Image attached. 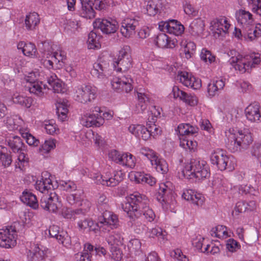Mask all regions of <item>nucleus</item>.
Wrapping results in <instances>:
<instances>
[{
	"mask_svg": "<svg viewBox=\"0 0 261 261\" xmlns=\"http://www.w3.org/2000/svg\"><path fill=\"white\" fill-rule=\"evenodd\" d=\"M4 122L9 130L17 129L19 126H21L23 123L22 119L16 115L7 117Z\"/></svg>",
	"mask_w": 261,
	"mask_h": 261,
	"instance_id": "nucleus-44",
	"label": "nucleus"
},
{
	"mask_svg": "<svg viewBox=\"0 0 261 261\" xmlns=\"http://www.w3.org/2000/svg\"><path fill=\"white\" fill-rule=\"evenodd\" d=\"M157 99L151 100V98L148 97V102H149V110L148 111V120L150 123H148V134L150 138L157 139L161 134V128L158 126L155 122L157 118L161 115V108L155 105V101Z\"/></svg>",
	"mask_w": 261,
	"mask_h": 261,
	"instance_id": "nucleus-8",
	"label": "nucleus"
},
{
	"mask_svg": "<svg viewBox=\"0 0 261 261\" xmlns=\"http://www.w3.org/2000/svg\"><path fill=\"white\" fill-rule=\"evenodd\" d=\"M138 24V21L136 19L126 18L121 23L120 32L124 37L130 38L135 34L136 29Z\"/></svg>",
	"mask_w": 261,
	"mask_h": 261,
	"instance_id": "nucleus-25",
	"label": "nucleus"
},
{
	"mask_svg": "<svg viewBox=\"0 0 261 261\" xmlns=\"http://www.w3.org/2000/svg\"><path fill=\"white\" fill-rule=\"evenodd\" d=\"M184 12L190 17H195L198 15V11L190 2L185 1L182 3Z\"/></svg>",
	"mask_w": 261,
	"mask_h": 261,
	"instance_id": "nucleus-61",
	"label": "nucleus"
},
{
	"mask_svg": "<svg viewBox=\"0 0 261 261\" xmlns=\"http://www.w3.org/2000/svg\"><path fill=\"white\" fill-rule=\"evenodd\" d=\"M43 126L46 132L49 135H54L59 132L57 125L51 121H45Z\"/></svg>",
	"mask_w": 261,
	"mask_h": 261,
	"instance_id": "nucleus-64",
	"label": "nucleus"
},
{
	"mask_svg": "<svg viewBox=\"0 0 261 261\" xmlns=\"http://www.w3.org/2000/svg\"><path fill=\"white\" fill-rule=\"evenodd\" d=\"M17 233L12 227H6L0 229V247L12 248L16 245Z\"/></svg>",
	"mask_w": 261,
	"mask_h": 261,
	"instance_id": "nucleus-14",
	"label": "nucleus"
},
{
	"mask_svg": "<svg viewBox=\"0 0 261 261\" xmlns=\"http://www.w3.org/2000/svg\"><path fill=\"white\" fill-rule=\"evenodd\" d=\"M83 199V192L81 190H77L74 193L68 195L66 197L67 202L70 205L80 203Z\"/></svg>",
	"mask_w": 261,
	"mask_h": 261,
	"instance_id": "nucleus-57",
	"label": "nucleus"
},
{
	"mask_svg": "<svg viewBox=\"0 0 261 261\" xmlns=\"http://www.w3.org/2000/svg\"><path fill=\"white\" fill-rule=\"evenodd\" d=\"M148 160L150 161L151 168L156 171L163 174L167 173L168 171L167 163L152 149H148Z\"/></svg>",
	"mask_w": 261,
	"mask_h": 261,
	"instance_id": "nucleus-19",
	"label": "nucleus"
},
{
	"mask_svg": "<svg viewBox=\"0 0 261 261\" xmlns=\"http://www.w3.org/2000/svg\"><path fill=\"white\" fill-rule=\"evenodd\" d=\"M177 80L184 86L194 90L199 89L202 86L201 81L200 79L195 76L191 73L185 71L178 72Z\"/></svg>",
	"mask_w": 261,
	"mask_h": 261,
	"instance_id": "nucleus-18",
	"label": "nucleus"
},
{
	"mask_svg": "<svg viewBox=\"0 0 261 261\" xmlns=\"http://www.w3.org/2000/svg\"><path fill=\"white\" fill-rule=\"evenodd\" d=\"M118 219L117 216L111 212L106 211L102 217L99 218L97 224L98 228L103 232H108L111 229L117 227Z\"/></svg>",
	"mask_w": 261,
	"mask_h": 261,
	"instance_id": "nucleus-17",
	"label": "nucleus"
},
{
	"mask_svg": "<svg viewBox=\"0 0 261 261\" xmlns=\"http://www.w3.org/2000/svg\"><path fill=\"white\" fill-rule=\"evenodd\" d=\"M97 88L91 84H78L73 88L74 96L76 100L83 103L90 102L97 96Z\"/></svg>",
	"mask_w": 261,
	"mask_h": 261,
	"instance_id": "nucleus-9",
	"label": "nucleus"
},
{
	"mask_svg": "<svg viewBox=\"0 0 261 261\" xmlns=\"http://www.w3.org/2000/svg\"><path fill=\"white\" fill-rule=\"evenodd\" d=\"M204 21L201 18H196L193 20L189 26V32L195 37H202L204 31Z\"/></svg>",
	"mask_w": 261,
	"mask_h": 261,
	"instance_id": "nucleus-33",
	"label": "nucleus"
},
{
	"mask_svg": "<svg viewBox=\"0 0 261 261\" xmlns=\"http://www.w3.org/2000/svg\"><path fill=\"white\" fill-rule=\"evenodd\" d=\"M149 237L151 238L156 237L158 241L161 242H165L167 240V232L158 226L152 228L150 230Z\"/></svg>",
	"mask_w": 261,
	"mask_h": 261,
	"instance_id": "nucleus-49",
	"label": "nucleus"
},
{
	"mask_svg": "<svg viewBox=\"0 0 261 261\" xmlns=\"http://www.w3.org/2000/svg\"><path fill=\"white\" fill-rule=\"evenodd\" d=\"M108 67V64H105L104 65L100 63H95L93 65V68L91 70V73L92 75L97 78L101 81H106L107 79V74L106 71Z\"/></svg>",
	"mask_w": 261,
	"mask_h": 261,
	"instance_id": "nucleus-36",
	"label": "nucleus"
},
{
	"mask_svg": "<svg viewBox=\"0 0 261 261\" xmlns=\"http://www.w3.org/2000/svg\"><path fill=\"white\" fill-rule=\"evenodd\" d=\"M222 247L219 241L212 242L203 248V253H211L212 255L218 254Z\"/></svg>",
	"mask_w": 261,
	"mask_h": 261,
	"instance_id": "nucleus-52",
	"label": "nucleus"
},
{
	"mask_svg": "<svg viewBox=\"0 0 261 261\" xmlns=\"http://www.w3.org/2000/svg\"><path fill=\"white\" fill-rule=\"evenodd\" d=\"M146 198L145 195L139 192H134L125 197V201L122 204V208L132 219L139 218L145 215L146 204L143 201Z\"/></svg>",
	"mask_w": 261,
	"mask_h": 261,
	"instance_id": "nucleus-5",
	"label": "nucleus"
},
{
	"mask_svg": "<svg viewBox=\"0 0 261 261\" xmlns=\"http://www.w3.org/2000/svg\"><path fill=\"white\" fill-rule=\"evenodd\" d=\"M17 47L21 50L23 54L30 58L37 57V49L34 43L30 42L20 41L18 43Z\"/></svg>",
	"mask_w": 261,
	"mask_h": 261,
	"instance_id": "nucleus-31",
	"label": "nucleus"
},
{
	"mask_svg": "<svg viewBox=\"0 0 261 261\" xmlns=\"http://www.w3.org/2000/svg\"><path fill=\"white\" fill-rule=\"evenodd\" d=\"M50 177V175L47 172H43L40 179H38L35 183V189L42 193H46L54 188Z\"/></svg>",
	"mask_w": 261,
	"mask_h": 261,
	"instance_id": "nucleus-26",
	"label": "nucleus"
},
{
	"mask_svg": "<svg viewBox=\"0 0 261 261\" xmlns=\"http://www.w3.org/2000/svg\"><path fill=\"white\" fill-rule=\"evenodd\" d=\"M88 176L93 179L97 185L114 187L123 179L124 174L121 170H118L114 172L113 176L110 172H106L102 175L98 173H91Z\"/></svg>",
	"mask_w": 261,
	"mask_h": 261,
	"instance_id": "nucleus-10",
	"label": "nucleus"
},
{
	"mask_svg": "<svg viewBox=\"0 0 261 261\" xmlns=\"http://www.w3.org/2000/svg\"><path fill=\"white\" fill-rule=\"evenodd\" d=\"M100 36L91 31L88 35L87 40L88 47L89 49H99L100 47Z\"/></svg>",
	"mask_w": 261,
	"mask_h": 261,
	"instance_id": "nucleus-47",
	"label": "nucleus"
},
{
	"mask_svg": "<svg viewBox=\"0 0 261 261\" xmlns=\"http://www.w3.org/2000/svg\"><path fill=\"white\" fill-rule=\"evenodd\" d=\"M48 250L39 244H34L28 252L29 261H42L47 256Z\"/></svg>",
	"mask_w": 261,
	"mask_h": 261,
	"instance_id": "nucleus-23",
	"label": "nucleus"
},
{
	"mask_svg": "<svg viewBox=\"0 0 261 261\" xmlns=\"http://www.w3.org/2000/svg\"><path fill=\"white\" fill-rule=\"evenodd\" d=\"M84 136L87 139L84 140L86 145H88L92 143L91 139H93L94 145L97 148H100L104 145V140L102 137L93 131L90 130L86 132Z\"/></svg>",
	"mask_w": 261,
	"mask_h": 261,
	"instance_id": "nucleus-38",
	"label": "nucleus"
},
{
	"mask_svg": "<svg viewBox=\"0 0 261 261\" xmlns=\"http://www.w3.org/2000/svg\"><path fill=\"white\" fill-rule=\"evenodd\" d=\"M244 114L250 123H261V107L259 103L255 102L250 103L245 108Z\"/></svg>",
	"mask_w": 261,
	"mask_h": 261,
	"instance_id": "nucleus-21",
	"label": "nucleus"
},
{
	"mask_svg": "<svg viewBox=\"0 0 261 261\" xmlns=\"http://www.w3.org/2000/svg\"><path fill=\"white\" fill-rule=\"evenodd\" d=\"M226 248L228 252L234 253L241 248V245L233 239H229L226 241Z\"/></svg>",
	"mask_w": 261,
	"mask_h": 261,
	"instance_id": "nucleus-63",
	"label": "nucleus"
},
{
	"mask_svg": "<svg viewBox=\"0 0 261 261\" xmlns=\"http://www.w3.org/2000/svg\"><path fill=\"white\" fill-rule=\"evenodd\" d=\"M156 46L162 48L173 49L177 45V40L175 38L169 37L165 33H159L150 39Z\"/></svg>",
	"mask_w": 261,
	"mask_h": 261,
	"instance_id": "nucleus-20",
	"label": "nucleus"
},
{
	"mask_svg": "<svg viewBox=\"0 0 261 261\" xmlns=\"http://www.w3.org/2000/svg\"><path fill=\"white\" fill-rule=\"evenodd\" d=\"M230 22L226 17L220 16L212 19L210 23V30L216 38H223L229 33Z\"/></svg>",
	"mask_w": 261,
	"mask_h": 261,
	"instance_id": "nucleus-11",
	"label": "nucleus"
},
{
	"mask_svg": "<svg viewBox=\"0 0 261 261\" xmlns=\"http://www.w3.org/2000/svg\"><path fill=\"white\" fill-rule=\"evenodd\" d=\"M141 243L138 239H132L128 242L127 244L128 249L130 254H135L136 255H139L141 251Z\"/></svg>",
	"mask_w": 261,
	"mask_h": 261,
	"instance_id": "nucleus-56",
	"label": "nucleus"
},
{
	"mask_svg": "<svg viewBox=\"0 0 261 261\" xmlns=\"http://www.w3.org/2000/svg\"><path fill=\"white\" fill-rule=\"evenodd\" d=\"M174 189L173 184L170 181H166L159 184L158 191L155 194L156 200L166 212L174 213L176 212L177 195Z\"/></svg>",
	"mask_w": 261,
	"mask_h": 261,
	"instance_id": "nucleus-4",
	"label": "nucleus"
},
{
	"mask_svg": "<svg viewBox=\"0 0 261 261\" xmlns=\"http://www.w3.org/2000/svg\"><path fill=\"white\" fill-rule=\"evenodd\" d=\"M180 45L181 50L184 52V57L187 59L192 58L196 48L195 43L191 40L183 39Z\"/></svg>",
	"mask_w": 261,
	"mask_h": 261,
	"instance_id": "nucleus-37",
	"label": "nucleus"
},
{
	"mask_svg": "<svg viewBox=\"0 0 261 261\" xmlns=\"http://www.w3.org/2000/svg\"><path fill=\"white\" fill-rule=\"evenodd\" d=\"M101 112L100 107L97 106L93 107L89 112L85 113L81 116V124L87 127H100L104 124L103 119L100 115Z\"/></svg>",
	"mask_w": 261,
	"mask_h": 261,
	"instance_id": "nucleus-13",
	"label": "nucleus"
},
{
	"mask_svg": "<svg viewBox=\"0 0 261 261\" xmlns=\"http://www.w3.org/2000/svg\"><path fill=\"white\" fill-rule=\"evenodd\" d=\"M77 226L80 231L96 232L98 230L99 225L90 219H85L79 221Z\"/></svg>",
	"mask_w": 261,
	"mask_h": 261,
	"instance_id": "nucleus-42",
	"label": "nucleus"
},
{
	"mask_svg": "<svg viewBox=\"0 0 261 261\" xmlns=\"http://www.w3.org/2000/svg\"><path fill=\"white\" fill-rule=\"evenodd\" d=\"M129 51L130 47L127 45L119 50L117 58L113 63L114 68L117 72H125L132 67L133 61Z\"/></svg>",
	"mask_w": 261,
	"mask_h": 261,
	"instance_id": "nucleus-12",
	"label": "nucleus"
},
{
	"mask_svg": "<svg viewBox=\"0 0 261 261\" xmlns=\"http://www.w3.org/2000/svg\"><path fill=\"white\" fill-rule=\"evenodd\" d=\"M180 146L185 149L194 150L197 146L196 141H193L188 138L180 139L179 140Z\"/></svg>",
	"mask_w": 261,
	"mask_h": 261,
	"instance_id": "nucleus-62",
	"label": "nucleus"
},
{
	"mask_svg": "<svg viewBox=\"0 0 261 261\" xmlns=\"http://www.w3.org/2000/svg\"><path fill=\"white\" fill-rule=\"evenodd\" d=\"M93 25L107 34L115 33L118 28L115 20L103 18H97L93 22Z\"/></svg>",
	"mask_w": 261,
	"mask_h": 261,
	"instance_id": "nucleus-24",
	"label": "nucleus"
},
{
	"mask_svg": "<svg viewBox=\"0 0 261 261\" xmlns=\"http://www.w3.org/2000/svg\"><path fill=\"white\" fill-rule=\"evenodd\" d=\"M8 143L13 152H19L21 150L23 143L19 137L17 136H13L9 140Z\"/></svg>",
	"mask_w": 261,
	"mask_h": 261,
	"instance_id": "nucleus-58",
	"label": "nucleus"
},
{
	"mask_svg": "<svg viewBox=\"0 0 261 261\" xmlns=\"http://www.w3.org/2000/svg\"><path fill=\"white\" fill-rule=\"evenodd\" d=\"M184 26L179 21L175 19H169L168 33L179 36L184 33Z\"/></svg>",
	"mask_w": 261,
	"mask_h": 261,
	"instance_id": "nucleus-46",
	"label": "nucleus"
},
{
	"mask_svg": "<svg viewBox=\"0 0 261 261\" xmlns=\"http://www.w3.org/2000/svg\"><path fill=\"white\" fill-rule=\"evenodd\" d=\"M84 204L86 205L83 209L73 210L67 207H64L61 211V216L66 219L75 220L76 216L81 214H84L89 210L91 206V203L89 201H84Z\"/></svg>",
	"mask_w": 261,
	"mask_h": 261,
	"instance_id": "nucleus-27",
	"label": "nucleus"
},
{
	"mask_svg": "<svg viewBox=\"0 0 261 261\" xmlns=\"http://www.w3.org/2000/svg\"><path fill=\"white\" fill-rule=\"evenodd\" d=\"M176 131L178 132L179 140L188 138L198 133V128L189 123H181L177 126Z\"/></svg>",
	"mask_w": 261,
	"mask_h": 261,
	"instance_id": "nucleus-29",
	"label": "nucleus"
},
{
	"mask_svg": "<svg viewBox=\"0 0 261 261\" xmlns=\"http://www.w3.org/2000/svg\"><path fill=\"white\" fill-rule=\"evenodd\" d=\"M61 205V201L55 192H51L49 195H44L41 198V207L49 212L57 213Z\"/></svg>",
	"mask_w": 261,
	"mask_h": 261,
	"instance_id": "nucleus-15",
	"label": "nucleus"
},
{
	"mask_svg": "<svg viewBox=\"0 0 261 261\" xmlns=\"http://www.w3.org/2000/svg\"><path fill=\"white\" fill-rule=\"evenodd\" d=\"M211 172L207 162L201 159L192 160L185 163L178 173L179 178H185L195 181H200L208 178Z\"/></svg>",
	"mask_w": 261,
	"mask_h": 261,
	"instance_id": "nucleus-3",
	"label": "nucleus"
},
{
	"mask_svg": "<svg viewBox=\"0 0 261 261\" xmlns=\"http://www.w3.org/2000/svg\"><path fill=\"white\" fill-rule=\"evenodd\" d=\"M133 80L130 75L115 76L111 81L112 88L115 91L128 93L132 90Z\"/></svg>",
	"mask_w": 261,
	"mask_h": 261,
	"instance_id": "nucleus-16",
	"label": "nucleus"
},
{
	"mask_svg": "<svg viewBox=\"0 0 261 261\" xmlns=\"http://www.w3.org/2000/svg\"><path fill=\"white\" fill-rule=\"evenodd\" d=\"M19 130L21 135V136L25 139L26 142L29 145L37 146L39 145V140L37 139L34 136L31 134L27 130H23L20 129Z\"/></svg>",
	"mask_w": 261,
	"mask_h": 261,
	"instance_id": "nucleus-59",
	"label": "nucleus"
},
{
	"mask_svg": "<svg viewBox=\"0 0 261 261\" xmlns=\"http://www.w3.org/2000/svg\"><path fill=\"white\" fill-rule=\"evenodd\" d=\"M65 58L64 52L59 46L56 45L51 46L50 49L45 50L40 57L41 62L47 69L29 72L24 77L23 83L24 86H29L30 84L37 82L39 80H45L46 76L49 75V69L53 68L55 64L61 66V63L65 59Z\"/></svg>",
	"mask_w": 261,
	"mask_h": 261,
	"instance_id": "nucleus-1",
	"label": "nucleus"
},
{
	"mask_svg": "<svg viewBox=\"0 0 261 261\" xmlns=\"http://www.w3.org/2000/svg\"><path fill=\"white\" fill-rule=\"evenodd\" d=\"M212 165L216 166L220 171L227 170L229 172L233 171L236 167V159L231 155H228L222 149L217 148L214 150L210 156Z\"/></svg>",
	"mask_w": 261,
	"mask_h": 261,
	"instance_id": "nucleus-7",
	"label": "nucleus"
},
{
	"mask_svg": "<svg viewBox=\"0 0 261 261\" xmlns=\"http://www.w3.org/2000/svg\"><path fill=\"white\" fill-rule=\"evenodd\" d=\"M46 80L52 87L54 92L64 93L66 91L64 83L59 80L55 73H51L49 70V75L46 76Z\"/></svg>",
	"mask_w": 261,
	"mask_h": 261,
	"instance_id": "nucleus-30",
	"label": "nucleus"
},
{
	"mask_svg": "<svg viewBox=\"0 0 261 261\" xmlns=\"http://www.w3.org/2000/svg\"><path fill=\"white\" fill-rule=\"evenodd\" d=\"M210 233L212 237L222 239L231 237L232 233L227 227L222 225H218L213 228Z\"/></svg>",
	"mask_w": 261,
	"mask_h": 261,
	"instance_id": "nucleus-40",
	"label": "nucleus"
},
{
	"mask_svg": "<svg viewBox=\"0 0 261 261\" xmlns=\"http://www.w3.org/2000/svg\"><path fill=\"white\" fill-rule=\"evenodd\" d=\"M21 201L33 209H37L39 204L36 195L28 191H24L20 197Z\"/></svg>",
	"mask_w": 261,
	"mask_h": 261,
	"instance_id": "nucleus-39",
	"label": "nucleus"
},
{
	"mask_svg": "<svg viewBox=\"0 0 261 261\" xmlns=\"http://www.w3.org/2000/svg\"><path fill=\"white\" fill-rule=\"evenodd\" d=\"M162 4L160 0L148 1V15L154 16L160 11Z\"/></svg>",
	"mask_w": 261,
	"mask_h": 261,
	"instance_id": "nucleus-53",
	"label": "nucleus"
},
{
	"mask_svg": "<svg viewBox=\"0 0 261 261\" xmlns=\"http://www.w3.org/2000/svg\"><path fill=\"white\" fill-rule=\"evenodd\" d=\"M244 37L247 41H253L261 36V24L255 25L254 23L249 27L243 30Z\"/></svg>",
	"mask_w": 261,
	"mask_h": 261,
	"instance_id": "nucleus-32",
	"label": "nucleus"
},
{
	"mask_svg": "<svg viewBox=\"0 0 261 261\" xmlns=\"http://www.w3.org/2000/svg\"><path fill=\"white\" fill-rule=\"evenodd\" d=\"M236 17L238 23L242 27V30L250 27L254 23L251 13L245 10L241 9L237 11Z\"/></svg>",
	"mask_w": 261,
	"mask_h": 261,
	"instance_id": "nucleus-28",
	"label": "nucleus"
},
{
	"mask_svg": "<svg viewBox=\"0 0 261 261\" xmlns=\"http://www.w3.org/2000/svg\"><path fill=\"white\" fill-rule=\"evenodd\" d=\"M123 239L119 232H113L108 238L107 242L111 246H119L123 244Z\"/></svg>",
	"mask_w": 261,
	"mask_h": 261,
	"instance_id": "nucleus-55",
	"label": "nucleus"
},
{
	"mask_svg": "<svg viewBox=\"0 0 261 261\" xmlns=\"http://www.w3.org/2000/svg\"><path fill=\"white\" fill-rule=\"evenodd\" d=\"M68 105L67 100H59L56 103L57 114L59 119L64 121L67 118L68 112Z\"/></svg>",
	"mask_w": 261,
	"mask_h": 261,
	"instance_id": "nucleus-45",
	"label": "nucleus"
},
{
	"mask_svg": "<svg viewBox=\"0 0 261 261\" xmlns=\"http://www.w3.org/2000/svg\"><path fill=\"white\" fill-rule=\"evenodd\" d=\"M14 103L19 104L22 107L29 108L32 103V99L30 97L24 96L18 93L14 94L12 97Z\"/></svg>",
	"mask_w": 261,
	"mask_h": 261,
	"instance_id": "nucleus-48",
	"label": "nucleus"
},
{
	"mask_svg": "<svg viewBox=\"0 0 261 261\" xmlns=\"http://www.w3.org/2000/svg\"><path fill=\"white\" fill-rule=\"evenodd\" d=\"M224 133L226 147L231 152L247 149L253 141L252 134L247 128L231 127L226 128Z\"/></svg>",
	"mask_w": 261,
	"mask_h": 261,
	"instance_id": "nucleus-2",
	"label": "nucleus"
},
{
	"mask_svg": "<svg viewBox=\"0 0 261 261\" xmlns=\"http://www.w3.org/2000/svg\"><path fill=\"white\" fill-rule=\"evenodd\" d=\"M56 141L53 139H48L44 141V143L39 148V152L42 155H45L54 149L56 147Z\"/></svg>",
	"mask_w": 261,
	"mask_h": 261,
	"instance_id": "nucleus-54",
	"label": "nucleus"
},
{
	"mask_svg": "<svg viewBox=\"0 0 261 261\" xmlns=\"http://www.w3.org/2000/svg\"><path fill=\"white\" fill-rule=\"evenodd\" d=\"M261 61V55L258 53H251L243 56L238 54L231 57L228 63L234 70L240 73L249 72L252 68L258 65Z\"/></svg>",
	"mask_w": 261,
	"mask_h": 261,
	"instance_id": "nucleus-6",
	"label": "nucleus"
},
{
	"mask_svg": "<svg viewBox=\"0 0 261 261\" xmlns=\"http://www.w3.org/2000/svg\"><path fill=\"white\" fill-rule=\"evenodd\" d=\"M39 22L40 17L38 13L32 12L26 16L24 25L27 30L32 31L36 29Z\"/></svg>",
	"mask_w": 261,
	"mask_h": 261,
	"instance_id": "nucleus-41",
	"label": "nucleus"
},
{
	"mask_svg": "<svg viewBox=\"0 0 261 261\" xmlns=\"http://www.w3.org/2000/svg\"><path fill=\"white\" fill-rule=\"evenodd\" d=\"M81 9L80 15L81 17L87 19H92L95 16V12L92 7V2L91 0H80Z\"/></svg>",
	"mask_w": 261,
	"mask_h": 261,
	"instance_id": "nucleus-34",
	"label": "nucleus"
},
{
	"mask_svg": "<svg viewBox=\"0 0 261 261\" xmlns=\"http://www.w3.org/2000/svg\"><path fill=\"white\" fill-rule=\"evenodd\" d=\"M64 28L68 33H75L79 31L81 28V22L75 18H70L66 20Z\"/></svg>",
	"mask_w": 261,
	"mask_h": 261,
	"instance_id": "nucleus-50",
	"label": "nucleus"
},
{
	"mask_svg": "<svg viewBox=\"0 0 261 261\" xmlns=\"http://www.w3.org/2000/svg\"><path fill=\"white\" fill-rule=\"evenodd\" d=\"M97 208L102 211L109 208V199L105 194H100L97 201Z\"/></svg>",
	"mask_w": 261,
	"mask_h": 261,
	"instance_id": "nucleus-60",
	"label": "nucleus"
},
{
	"mask_svg": "<svg viewBox=\"0 0 261 261\" xmlns=\"http://www.w3.org/2000/svg\"><path fill=\"white\" fill-rule=\"evenodd\" d=\"M136 158L132 154L126 152L122 153L119 164L133 168L136 165Z\"/></svg>",
	"mask_w": 261,
	"mask_h": 261,
	"instance_id": "nucleus-51",
	"label": "nucleus"
},
{
	"mask_svg": "<svg viewBox=\"0 0 261 261\" xmlns=\"http://www.w3.org/2000/svg\"><path fill=\"white\" fill-rule=\"evenodd\" d=\"M225 86V82L222 79H217L212 81L207 85V93L210 96H215L219 90Z\"/></svg>",
	"mask_w": 261,
	"mask_h": 261,
	"instance_id": "nucleus-43",
	"label": "nucleus"
},
{
	"mask_svg": "<svg viewBox=\"0 0 261 261\" xmlns=\"http://www.w3.org/2000/svg\"><path fill=\"white\" fill-rule=\"evenodd\" d=\"M24 87L31 93L40 97L44 96L47 89V86L41 81L30 84L29 86H24Z\"/></svg>",
	"mask_w": 261,
	"mask_h": 261,
	"instance_id": "nucleus-35",
	"label": "nucleus"
},
{
	"mask_svg": "<svg viewBox=\"0 0 261 261\" xmlns=\"http://www.w3.org/2000/svg\"><path fill=\"white\" fill-rule=\"evenodd\" d=\"M48 232L50 236L55 238L59 243L64 246L69 247L71 244V238L67 232L64 231H60L59 227L57 225H52L49 227Z\"/></svg>",
	"mask_w": 261,
	"mask_h": 261,
	"instance_id": "nucleus-22",
	"label": "nucleus"
}]
</instances>
